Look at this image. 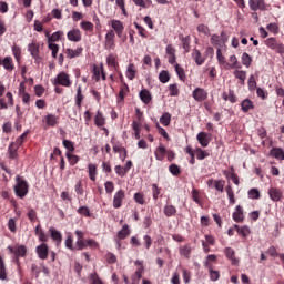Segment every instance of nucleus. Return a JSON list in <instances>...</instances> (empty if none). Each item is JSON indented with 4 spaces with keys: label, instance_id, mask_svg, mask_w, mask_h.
Returning a JSON list of instances; mask_svg holds the SVG:
<instances>
[{
    "label": "nucleus",
    "instance_id": "43",
    "mask_svg": "<svg viewBox=\"0 0 284 284\" xmlns=\"http://www.w3.org/2000/svg\"><path fill=\"white\" fill-rule=\"evenodd\" d=\"M195 155L197 161H203V159H207V156H210V153L207 151H203L201 148H196Z\"/></svg>",
    "mask_w": 284,
    "mask_h": 284
},
{
    "label": "nucleus",
    "instance_id": "20",
    "mask_svg": "<svg viewBox=\"0 0 284 284\" xmlns=\"http://www.w3.org/2000/svg\"><path fill=\"white\" fill-rule=\"evenodd\" d=\"M51 234V239L54 241L55 245H61V241H63V235L61 232L57 231L55 229H49Z\"/></svg>",
    "mask_w": 284,
    "mask_h": 284
},
{
    "label": "nucleus",
    "instance_id": "33",
    "mask_svg": "<svg viewBox=\"0 0 284 284\" xmlns=\"http://www.w3.org/2000/svg\"><path fill=\"white\" fill-rule=\"evenodd\" d=\"M136 77V67L134 63H130L126 69V78H129L130 81H134Z\"/></svg>",
    "mask_w": 284,
    "mask_h": 284
},
{
    "label": "nucleus",
    "instance_id": "19",
    "mask_svg": "<svg viewBox=\"0 0 284 284\" xmlns=\"http://www.w3.org/2000/svg\"><path fill=\"white\" fill-rule=\"evenodd\" d=\"M225 68L229 70L241 69V64H239V59L236 55H231L229 58V62L225 63Z\"/></svg>",
    "mask_w": 284,
    "mask_h": 284
},
{
    "label": "nucleus",
    "instance_id": "56",
    "mask_svg": "<svg viewBox=\"0 0 284 284\" xmlns=\"http://www.w3.org/2000/svg\"><path fill=\"white\" fill-rule=\"evenodd\" d=\"M67 159H68L70 165H77L79 163V156L74 155L70 152H67Z\"/></svg>",
    "mask_w": 284,
    "mask_h": 284
},
{
    "label": "nucleus",
    "instance_id": "14",
    "mask_svg": "<svg viewBox=\"0 0 284 284\" xmlns=\"http://www.w3.org/2000/svg\"><path fill=\"white\" fill-rule=\"evenodd\" d=\"M248 6L253 12L265 10V0H248Z\"/></svg>",
    "mask_w": 284,
    "mask_h": 284
},
{
    "label": "nucleus",
    "instance_id": "36",
    "mask_svg": "<svg viewBox=\"0 0 284 284\" xmlns=\"http://www.w3.org/2000/svg\"><path fill=\"white\" fill-rule=\"evenodd\" d=\"M164 215L170 217V216H176V206L172 204H166L163 209Z\"/></svg>",
    "mask_w": 284,
    "mask_h": 284
},
{
    "label": "nucleus",
    "instance_id": "9",
    "mask_svg": "<svg viewBox=\"0 0 284 284\" xmlns=\"http://www.w3.org/2000/svg\"><path fill=\"white\" fill-rule=\"evenodd\" d=\"M123 201H125V191L120 189L113 196L114 210H119L123 205Z\"/></svg>",
    "mask_w": 284,
    "mask_h": 284
},
{
    "label": "nucleus",
    "instance_id": "21",
    "mask_svg": "<svg viewBox=\"0 0 284 284\" xmlns=\"http://www.w3.org/2000/svg\"><path fill=\"white\" fill-rule=\"evenodd\" d=\"M241 110L242 112H244V114H247V112H250V110H254V102H252V100L250 99H244L241 102Z\"/></svg>",
    "mask_w": 284,
    "mask_h": 284
},
{
    "label": "nucleus",
    "instance_id": "40",
    "mask_svg": "<svg viewBox=\"0 0 284 284\" xmlns=\"http://www.w3.org/2000/svg\"><path fill=\"white\" fill-rule=\"evenodd\" d=\"M225 192L227 194L230 205H235L236 199L234 197V190L232 189V185H227Z\"/></svg>",
    "mask_w": 284,
    "mask_h": 284
},
{
    "label": "nucleus",
    "instance_id": "55",
    "mask_svg": "<svg viewBox=\"0 0 284 284\" xmlns=\"http://www.w3.org/2000/svg\"><path fill=\"white\" fill-rule=\"evenodd\" d=\"M133 3L140 8H150V6H152V0H133Z\"/></svg>",
    "mask_w": 284,
    "mask_h": 284
},
{
    "label": "nucleus",
    "instance_id": "46",
    "mask_svg": "<svg viewBox=\"0 0 284 284\" xmlns=\"http://www.w3.org/2000/svg\"><path fill=\"white\" fill-rule=\"evenodd\" d=\"M63 31H55L49 38V43H57V41H61V37H63Z\"/></svg>",
    "mask_w": 284,
    "mask_h": 284
},
{
    "label": "nucleus",
    "instance_id": "50",
    "mask_svg": "<svg viewBox=\"0 0 284 284\" xmlns=\"http://www.w3.org/2000/svg\"><path fill=\"white\" fill-rule=\"evenodd\" d=\"M88 170H89V178L91 179V181H97V165L90 163L88 165Z\"/></svg>",
    "mask_w": 284,
    "mask_h": 284
},
{
    "label": "nucleus",
    "instance_id": "60",
    "mask_svg": "<svg viewBox=\"0 0 284 284\" xmlns=\"http://www.w3.org/2000/svg\"><path fill=\"white\" fill-rule=\"evenodd\" d=\"M62 145H63V148H65V150H68V152H70V153L74 152V143L72 141L63 140Z\"/></svg>",
    "mask_w": 284,
    "mask_h": 284
},
{
    "label": "nucleus",
    "instance_id": "32",
    "mask_svg": "<svg viewBox=\"0 0 284 284\" xmlns=\"http://www.w3.org/2000/svg\"><path fill=\"white\" fill-rule=\"evenodd\" d=\"M36 236H38L39 241L42 243H48V235H45V232H43V229H41V224L36 226Z\"/></svg>",
    "mask_w": 284,
    "mask_h": 284
},
{
    "label": "nucleus",
    "instance_id": "31",
    "mask_svg": "<svg viewBox=\"0 0 284 284\" xmlns=\"http://www.w3.org/2000/svg\"><path fill=\"white\" fill-rule=\"evenodd\" d=\"M94 124L97 125V128H103V125H105V116H103V112H97L94 116Z\"/></svg>",
    "mask_w": 284,
    "mask_h": 284
},
{
    "label": "nucleus",
    "instance_id": "24",
    "mask_svg": "<svg viewBox=\"0 0 284 284\" xmlns=\"http://www.w3.org/2000/svg\"><path fill=\"white\" fill-rule=\"evenodd\" d=\"M205 267L209 270L211 281H219V278H221V273H219V271H214L210 262H205Z\"/></svg>",
    "mask_w": 284,
    "mask_h": 284
},
{
    "label": "nucleus",
    "instance_id": "8",
    "mask_svg": "<svg viewBox=\"0 0 284 284\" xmlns=\"http://www.w3.org/2000/svg\"><path fill=\"white\" fill-rule=\"evenodd\" d=\"M111 28L113 29V32H115L119 39L123 38V31L125 30V27L123 26V22H121V20H111Z\"/></svg>",
    "mask_w": 284,
    "mask_h": 284
},
{
    "label": "nucleus",
    "instance_id": "49",
    "mask_svg": "<svg viewBox=\"0 0 284 284\" xmlns=\"http://www.w3.org/2000/svg\"><path fill=\"white\" fill-rule=\"evenodd\" d=\"M184 152H186V154H189L191 156L190 163H191V165H194V163H196V158H195L196 153H195V151L192 150V146H186L184 149Z\"/></svg>",
    "mask_w": 284,
    "mask_h": 284
},
{
    "label": "nucleus",
    "instance_id": "48",
    "mask_svg": "<svg viewBox=\"0 0 284 284\" xmlns=\"http://www.w3.org/2000/svg\"><path fill=\"white\" fill-rule=\"evenodd\" d=\"M191 195L194 203H196L200 206L203 205V202H201V193L199 192V190L193 189Z\"/></svg>",
    "mask_w": 284,
    "mask_h": 284
},
{
    "label": "nucleus",
    "instance_id": "27",
    "mask_svg": "<svg viewBox=\"0 0 284 284\" xmlns=\"http://www.w3.org/2000/svg\"><path fill=\"white\" fill-rule=\"evenodd\" d=\"M196 139L202 148H207L210 145V140L207 139L206 132H200Z\"/></svg>",
    "mask_w": 284,
    "mask_h": 284
},
{
    "label": "nucleus",
    "instance_id": "1",
    "mask_svg": "<svg viewBox=\"0 0 284 284\" xmlns=\"http://www.w3.org/2000/svg\"><path fill=\"white\" fill-rule=\"evenodd\" d=\"M13 192L18 199H26L28 192H30V184L24 176L17 175Z\"/></svg>",
    "mask_w": 284,
    "mask_h": 284
},
{
    "label": "nucleus",
    "instance_id": "16",
    "mask_svg": "<svg viewBox=\"0 0 284 284\" xmlns=\"http://www.w3.org/2000/svg\"><path fill=\"white\" fill-rule=\"evenodd\" d=\"M233 221H235V223H243L245 215H243V206L237 205L235 207V212L233 213Z\"/></svg>",
    "mask_w": 284,
    "mask_h": 284
},
{
    "label": "nucleus",
    "instance_id": "11",
    "mask_svg": "<svg viewBox=\"0 0 284 284\" xmlns=\"http://www.w3.org/2000/svg\"><path fill=\"white\" fill-rule=\"evenodd\" d=\"M67 38L69 41H72L73 43H79L81 41V30L79 29H72L67 33Z\"/></svg>",
    "mask_w": 284,
    "mask_h": 284
},
{
    "label": "nucleus",
    "instance_id": "54",
    "mask_svg": "<svg viewBox=\"0 0 284 284\" xmlns=\"http://www.w3.org/2000/svg\"><path fill=\"white\" fill-rule=\"evenodd\" d=\"M159 80L161 83H168L170 81V72L166 70H163L159 74Z\"/></svg>",
    "mask_w": 284,
    "mask_h": 284
},
{
    "label": "nucleus",
    "instance_id": "57",
    "mask_svg": "<svg viewBox=\"0 0 284 284\" xmlns=\"http://www.w3.org/2000/svg\"><path fill=\"white\" fill-rule=\"evenodd\" d=\"M135 119L133 120V123H138L139 125H142L143 123V112L141 109H135Z\"/></svg>",
    "mask_w": 284,
    "mask_h": 284
},
{
    "label": "nucleus",
    "instance_id": "7",
    "mask_svg": "<svg viewBox=\"0 0 284 284\" xmlns=\"http://www.w3.org/2000/svg\"><path fill=\"white\" fill-rule=\"evenodd\" d=\"M192 97L197 103H203V101L207 100V91L203 88H195L192 92Z\"/></svg>",
    "mask_w": 284,
    "mask_h": 284
},
{
    "label": "nucleus",
    "instance_id": "45",
    "mask_svg": "<svg viewBox=\"0 0 284 284\" xmlns=\"http://www.w3.org/2000/svg\"><path fill=\"white\" fill-rule=\"evenodd\" d=\"M11 50L16 61L19 63L21 61V47L13 44Z\"/></svg>",
    "mask_w": 284,
    "mask_h": 284
},
{
    "label": "nucleus",
    "instance_id": "35",
    "mask_svg": "<svg viewBox=\"0 0 284 284\" xmlns=\"http://www.w3.org/2000/svg\"><path fill=\"white\" fill-rule=\"evenodd\" d=\"M192 254V245L185 244L180 247V255L184 256V258H190Z\"/></svg>",
    "mask_w": 284,
    "mask_h": 284
},
{
    "label": "nucleus",
    "instance_id": "6",
    "mask_svg": "<svg viewBox=\"0 0 284 284\" xmlns=\"http://www.w3.org/2000/svg\"><path fill=\"white\" fill-rule=\"evenodd\" d=\"M115 37L116 33H114V30H109L106 32L104 41L105 50H114L116 48V43L114 42Z\"/></svg>",
    "mask_w": 284,
    "mask_h": 284
},
{
    "label": "nucleus",
    "instance_id": "29",
    "mask_svg": "<svg viewBox=\"0 0 284 284\" xmlns=\"http://www.w3.org/2000/svg\"><path fill=\"white\" fill-rule=\"evenodd\" d=\"M2 65L4 70H7L8 72H12V70H14V61L12 60V57H6L2 60Z\"/></svg>",
    "mask_w": 284,
    "mask_h": 284
},
{
    "label": "nucleus",
    "instance_id": "59",
    "mask_svg": "<svg viewBox=\"0 0 284 284\" xmlns=\"http://www.w3.org/2000/svg\"><path fill=\"white\" fill-rule=\"evenodd\" d=\"M132 130L136 140L141 139V125L136 122H132Z\"/></svg>",
    "mask_w": 284,
    "mask_h": 284
},
{
    "label": "nucleus",
    "instance_id": "26",
    "mask_svg": "<svg viewBox=\"0 0 284 284\" xmlns=\"http://www.w3.org/2000/svg\"><path fill=\"white\" fill-rule=\"evenodd\" d=\"M44 121L48 125V128H54V125H59V116L54 114H48L44 118Z\"/></svg>",
    "mask_w": 284,
    "mask_h": 284
},
{
    "label": "nucleus",
    "instance_id": "38",
    "mask_svg": "<svg viewBox=\"0 0 284 284\" xmlns=\"http://www.w3.org/2000/svg\"><path fill=\"white\" fill-rule=\"evenodd\" d=\"M192 57H193L196 65H203L205 63V58H203V55H201V51L195 49L192 53Z\"/></svg>",
    "mask_w": 284,
    "mask_h": 284
},
{
    "label": "nucleus",
    "instance_id": "17",
    "mask_svg": "<svg viewBox=\"0 0 284 284\" xmlns=\"http://www.w3.org/2000/svg\"><path fill=\"white\" fill-rule=\"evenodd\" d=\"M224 254L226 258L232 261V265H239V260H236V253L234 252V248L232 247L224 248Z\"/></svg>",
    "mask_w": 284,
    "mask_h": 284
},
{
    "label": "nucleus",
    "instance_id": "5",
    "mask_svg": "<svg viewBox=\"0 0 284 284\" xmlns=\"http://www.w3.org/2000/svg\"><path fill=\"white\" fill-rule=\"evenodd\" d=\"M28 256V247L23 244L16 246V253L13 255V263L20 267L21 261L19 258H26Z\"/></svg>",
    "mask_w": 284,
    "mask_h": 284
},
{
    "label": "nucleus",
    "instance_id": "2",
    "mask_svg": "<svg viewBox=\"0 0 284 284\" xmlns=\"http://www.w3.org/2000/svg\"><path fill=\"white\" fill-rule=\"evenodd\" d=\"M136 265V271L131 275V284H139L141 278H143V272H145V266H143V261L136 260L134 262Z\"/></svg>",
    "mask_w": 284,
    "mask_h": 284
},
{
    "label": "nucleus",
    "instance_id": "37",
    "mask_svg": "<svg viewBox=\"0 0 284 284\" xmlns=\"http://www.w3.org/2000/svg\"><path fill=\"white\" fill-rule=\"evenodd\" d=\"M39 48H40V44L34 42L28 45V51L30 52L31 57H37L41 53Z\"/></svg>",
    "mask_w": 284,
    "mask_h": 284
},
{
    "label": "nucleus",
    "instance_id": "61",
    "mask_svg": "<svg viewBox=\"0 0 284 284\" xmlns=\"http://www.w3.org/2000/svg\"><path fill=\"white\" fill-rule=\"evenodd\" d=\"M78 214H81V216H85L87 219H90L91 216L90 209L88 206H80L78 209Z\"/></svg>",
    "mask_w": 284,
    "mask_h": 284
},
{
    "label": "nucleus",
    "instance_id": "52",
    "mask_svg": "<svg viewBox=\"0 0 284 284\" xmlns=\"http://www.w3.org/2000/svg\"><path fill=\"white\" fill-rule=\"evenodd\" d=\"M235 79H239L242 81V83H245V79H247V73L243 70H235L234 71Z\"/></svg>",
    "mask_w": 284,
    "mask_h": 284
},
{
    "label": "nucleus",
    "instance_id": "47",
    "mask_svg": "<svg viewBox=\"0 0 284 284\" xmlns=\"http://www.w3.org/2000/svg\"><path fill=\"white\" fill-rule=\"evenodd\" d=\"M172 121V115L166 112L160 118V123L164 125V128H168L170 125V122Z\"/></svg>",
    "mask_w": 284,
    "mask_h": 284
},
{
    "label": "nucleus",
    "instance_id": "28",
    "mask_svg": "<svg viewBox=\"0 0 284 284\" xmlns=\"http://www.w3.org/2000/svg\"><path fill=\"white\" fill-rule=\"evenodd\" d=\"M0 281H8V268L6 267V262L0 255Z\"/></svg>",
    "mask_w": 284,
    "mask_h": 284
},
{
    "label": "nucleus",
    "instance_id": "64",
    "mask_svg": "<svg viewBox=\"0 0 284 284\" xmlns=\"http://www.w3.org/2000/svg\"><path fill=\"white\" fill-rule=\"evenodd\" d=\"M169 171L171 172V174H173V176H179V174H181V168L176 164H171L169 166Z\"/></svg>",
    "mask_w": 284,
    "mask_h": 284
},
{
    "label": "nucleus",
    "instance_id": "23",
    "mask_svg": "<svg viewBox=\"0 0 284 284\" xmlns=\"http://www.w3.org/2000/svg\"><path fill=\"white\" fill-rule=\"evenodd\" d=\"M9 159L17 160L19 159V149L14 145V142H10L8 146Z\"/></svg>",
    "mask_w": 284,
    "mask_h": 284
},
{
    "label": "nucleus",
    "instance_id": "63",
    "mask_svg": "<svg viewBox=\"0 0 284 284\" xmlns=\"http://www.w3.org/2000/svg\"><path fill=\"white\" fill-rule=\"evenodd\" d=\"M248 199H255V200L261 199V192L258 191V189L248 190Z\"/></svg>",
    "mask_w": 284,
    "mask_h": 284
},
{
    "label": "nucleus",
    "instance_id": "25",
    "mask_svg": "<svg viewBox=\"0 0 284 284\" xmlns=\"http://www.w3.org/2000/svg\"><path fill=\"white\" fill-rule=\"evenodd\" d=\"M84 99H85V95H83V88L81 85H78L77 94H75V105H77V108H81Z\"/></svg>",
    "mask_w": 284,
    "mask_h": 284
},
{
    "label": "nucleus",
    "instance_id": "10",
    "mask_svg": "<svg viewBox=\"0 0 284 284\" xmlns=\"http://www.w3.org/2000/svg\"><path fill=\"white\" fill-rule=\"evenodd\" d=\"M36 252L41 261H45L50 254V248L48 247V244L42 243L36 247Z\"/></svg>",
    "mask_w": 284,
    "mask_h": 284
},
{
    "label": "nucleus",
    "instance_id": "58",
    "mask_svg": "<svg viewBox=\"0 0 284 284\" xmlns=\"http://www.w3.org/2000/svg\"><path fill=\"white\" fill-rule=\"evenodd\" d=\"M133 199L139 205H145V195H143V193H135Z\"/></svg>",
    "mask_w": 284,
    "mask_h": 284
},
{
    "label": "nucleus",
    "instance_id": "18",
    "mask_svg": "<svg viewBox=\"0 0 284 284\" xmlns=\"http://www.w3.org/2000/svg\"><path fill=\"white\" fill-rule=\"evenodd\" d=\"M139 97L142 103H144L145 105H148L152 101V93H150L148 89L141 90Z\"/></svg>",
    "mask_w": 284,
    "mask_h": 284
},
{
    "label": "nucleus",
    "instance_id": "42",
    "mask_svg": "<svg viewBox=\"0 0 284 284\" xmlns=\"http://www.w3.org/2000/svg\"><path fill=\"white\" fill-rule=\"evenodd\" d=\"M80 28L84 30V32H94V24L90 21H82Z\"/></svg>",
    "mask_w": 284,
    "mask_h": 284
},
{
    "label": "nucleus",
    "instance_id": "51",
    "mask_svg": "<svg viewBox=\"0 0 284 284\" xmlns=\"http://www.w3.org/2000/svg\"><path fill=\"white\" fill-rule=\"evenodd\" d=\"M49 50H51V55L53 59H57L59 54V44L49 42L48 44Z\"/></svg>",
    "mask_w": 284,
    "mask_h": 284
},
{
    "label": "nucleus",
    "instance_id": "62",
    "mask_svg": "<svg viewBox=\"0 0 284 284\" xmlns=\"http://www.w3.org/2000/svg\"><path fill=\"white\" fill-rule=\"evenodd\" d=\"M214 187L217 192H223V190L225 187V180H215Z\"/></svg>",
    "mask_w": 284,
    "mask_h": 284
},
{
    "label": "nucleus",
    "instance_id": "44",
    "mask_svg": "<svg viewBox=\"0 0 284 284\" xmlns=\"http://www.w3.org/2000/svg\"><path fill=\"white\" fill-rule=\"evenodd\" d=\"M174 68L180 81L185 82V79H187V77L185 75V70L179 64H175Z\"/></svg>",
    "mask_w": 284,
    "mask_h": 284
},
{
    "label": "nucleus",
    "instance_id": "13",
    "mask_svg": "<svg viewBox=\"0 0 284 284\" xmlns=\"http://www.w3.org/2000/svg\"><path fill=\"white\" fill-rule=\"evenodd\" d=\"M64 54H67L68 59H77V57H81L83 54V48L79 47L77 49H65Z\"/></svg>",
    "mask_w": 284,
    "mask_h": 284
},
{
    "label": "nucleus",
    "instance_id": "12",
    "mask_svg": "<svg viewBox=\"0 0 284 284\" xmlns=\"http://www.w3.org/2000/svg\"><path fill=\"white\" fill-rule=\"evenodd\" d=\"M128 92H130V87H128V83H123L120 87V92L116 97V102L118 103H124L125 97H128Z\"/></svg>",
    "mask_w": 284,
    "mask_h": 284
},
{
    "label": "nucleus",
    "instance_id": "22",
    "mask_svg": "<svg viewBox=\"0 0 284 284\" xmlns=\"http://www.w3.org/2000/svg\"><path fill=\"white\" fill-rule=\"evenodd\" d=\"M166 153H168V149H165L164 145L158 146L154 151L156 161H163V159H165L166 156Z\"/></svg>",
    "mask_w": 284,
    "mask_h": 284
},
{
    "label": "nucleus",
    "instance_id": "34",
    "mask_svg": "<svg viewBox=\"0 0 284 284\" xmlns=\"http://www.w3.org/2000/svg\"><path fill=\"white\" fill-rule=\"evenodd\" d=\"M234 230L237 231V234L243 239H247L248 234H251L250 227L247 226H239L237 224L234 225Z\"/></svg>",
    "mask_w": 284,
    "mask_h": 284
},
{
    "label": "nucleus",
    "instance_id": "53",
    "mask_svg": "<svg viewBox=\"0 0 284 284\" xmlns=\"http://www.w3.org/2000/svg\"><path fill=\"white\" fill-rule=\"evenodd\" d=\"M242 64L245 65V68H250L252 65V57L247 54V52H244L241 57Z\"/></svg>",
    "mask_w": 284,
    "mask_h": 284
},
{
    "label": "nucleus",
    "instance_id": "15",
    "mask_svg": "<svg viewBox=\"0 0 284 284\" xmlns=\"http://www.w3.org/2000/svg\"><path fill=\"white\" fill-rule=\"evenodd\" d=\"M268 196L271 200H273L276 203V202L281 201V199L283 197V192L280 191V189L271 187L268 190Z\"/></svg>",
    "mask_w": 284,
    "mask_h": 284
},
{
    "label": "nucleus",
    "instance_id": "4",
    "mask_svg": "<svg viewBox=\"0 0 284 284\" xmlns=\"http://www.w3.org/2000/svg\"><path fill=\"white\" fill-rule=\"evenodd\" d=\"M265 45L268 47L271 50H275L277 54L283 57L284 54V44L278 42L276 38H268L265 40Z\"/></svg>",
    "mask_w": 284,
    "mask_h": 284
},
{
    "label": "nucleus",
    "instance_id": "41",
    "mask_svg": "<svg viewBox=\"0 0 284 284\" xmlns=\"http://www.w3.org/2000/svg\"><path fill=\"white\" fill-rule=\"evenodd\" d=\"M106 64L114 69L119 68V62H116V55L114 53H110L106 57Z\"/></svg>",
    "mask_w": 284,
    "mask_h": 284
},
{
    "label": "nucleus",
    "instance_id": "3",
    "mask_svg": "<svg viewBox=\"0 0 284 284\" xmlns=\"http://www.w3.org/2000/svg\"><path fill=\"white\" fill-rule=\"evenodd\" d=\"M53 85H62L63 88H70L72 85V80L70 74L65 72H60L53 80Z\"/></svg>",
    "mask_w": 284,
    "mask_h": 284
},
{
    "label": "nucleus",
    "instance_id": "30",
    "mask_svg": "<svg viewBox=\"0 0 284 284\" xmlns=\"http://www.w3.org/2000/svg\"><path fill=\"white\" fill-rule=\"evenodd\" d=\"M130 236V226L124 224L122 229L118 232V239L123 241Z\"/></svg>",
    "mask_w": 284,
    "mask_h": 284
},
{
    "label": "nucleus",
    "instance_id": "39",
    "mask_svg": "<svg viewBox=\"0 0 284 284\" xmlns=\"http://www.w3.org/2000/svg\"><path fill=\"white\" fill-rule=\"evenodd\" d=\"M271 156L277 159V161H284V152L283 149L274 148L271 150Z\"/></svg>",
    "mask_w": 284,
    "mask_h": 284
}]
</instances>
